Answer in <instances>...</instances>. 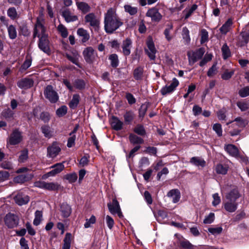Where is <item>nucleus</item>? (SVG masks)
<instances>
[{
	"mask_svg": "<svg viewBox=\"0 0 249 249\" xmlns=\"http://www.w3.org/2000/svg\"><path fill=\"white\" fill-rule=\"evenodd\" d=\"M122 25V22L117 17L116 11L112 8L109 9L105 15L104 27L107 33H112Z\"/></svg>",
	"mask_w": 249,
	"mask_h": 249,
	"instance_id": "nucleus-1",
	"label": "nucleus"
},
{
	"mask_svg": "<svg viewBox=\"0 0 249 249\" xmlns=\"http://www.w3.org/2000/svg\"><path fill=\"white\" fill-rule=\"evenodd\" d=\"M45 21L42 14L40 15L36 19L35 25L34 37L37 36L39 38L43 36H48L46 28L44 26Z\"/></svg>",
	"mask_w": 249,
	"mask_h": 249,
	"instance_id": "nucleus-2",
	"label": "nucleus"
},
{
	"mask_svg": "<svg viewBox=\"0 0 249 249\" xmlns=\"http://www.w3.org/2000/svg\"><path fill=\"white\" fill-rule=\"evenodd\" d=\"M44 94L46 98L52 103H56L59 99L57 93L50 85H48L45 88Z\"/></svg>",
	"mask_w": 249,
	"mask_h": 249,
	"instance_id": "nucleus-3",
	"label": "nucleus"
},
{
	"mask_svg": "<svg viewBox=\"0 0 249 249\" xmlns=\"http://www.w3.org/2000/svg\"><path fill=\"white\" fill-rule=\"evenodd\" d=\"M205 53V50L203 48H199L195 51L189 52L187 55L189 59V62L190 65L194 64L198 59L201 58Z\"/></svg>",
	"mask_w": 249,
	"mask_h": 249,
	"instance_id": "nucleus-4",
	"label": "nucleus"
},
{
	"mask_svg": "<svg viewBox=\"0 0 249 249\" xmlns=\"http://www.w3.org/2000/svg\"><path fill=\"white\" fill-rule=\"evenodd\" d=\"M146 44L147 47V48L145 49L146 53L151 60L155 59L157 50L155 48L154 43L151 37L149 36L148 38Z\"/></svg>",
	"mask_w": 249,
	"mask_h": 249,
	"instance_id": "nucleus-5",
	"label": "nucleus"
},
{
	"mask_svg": "<svg viewBox=\"0 0 249 249\" xmlns=\"http://www.w3.org/2000/svg\"><path fill=\"white\" fill-rule=\"evenodd\" d=\"M86 23H89V25L93 27L95 30H97L100 24L99 18L93 13H89L86 15L85 18Z\"/></svg>",
	"mask_w": 249,
	"mask_h": 249,
	"instance_id": "nucleus-6",
	"label": "nucleus"
},
{
	"mask_svg": "<svg viewBox=\"0 0 249 249\" xmlns=\"http://www.w3.org/2000/svg\"><path fill=\"white\" fill-rule=\"evenodd\" d=\"M249 41V29L247 28L243 29L240 33V36L238 37L237 44L239 46L242 47L247 45Z\"/></svg>",
	"mask_w": 249,
	"mask_h": 249,
	"instance_id": "nucleus-7",
	"label": "nucleus"
},
{
	"mask_svg": "<svg viewBox=\"0 0 249 249\" xmlns=\"http://www.w3.org/2000/svg\"><path fill=\"white\" fill-rule=\"evenodd\" d=\"M61 148L57 142H53L47 148V156L49 158H54L59 155Z\"/></svg>",
	"mask_w": 249,
	"mask_h": 249,
	"instance_id": "nucleus-8",
	"label": "nucleus"
},
{
	"mask_svg": "<svg viewBox=\"0 0 249 249\" xmlns=\"http://www.w3.org/2000/svg\"><path fill=\"white\" fill-rule=\"evenodd\" d=\"M83 55L86 61L89 63L93 62L97 57V54L92 47H87L83 51Z\"/></svg>",
	"mask_w": 249,
	"mask_h": 249,
	"instance_id": "nucleus-9",
	"label": "nucleus"
},
{
	"mask_svg": "<svg viewBox=\"0 0 249 249\" xmlns=\"http://www.w3.org/2000/svg\"><path fill=\"white\" fill-rule=\"evenodd\" d=\"M107 206L109 212L112 214L117 213L120 217L123 216L119 202L115 198L113 199L112 203H108Z\"/></svg>",
	"mask_w": 249,
	"mask_h": 249,
	"instance_id": "nucleus-10",
	"label": "nucleus"
},
{
	"mask_svg": "<svg viewBox=\"0 0 249 249\" xmlns=\"http://www.w3.org/2000/svg\"><path fill=\"white\" fill-rule=\"evenodd\" d=\"M53 169L50 172L43 176V178L45 179L51 176H54L55 175L60 173L64 169V165L63 163H58L51 167Z\"/></svg>",
	"mask_w": 249,
	"mask_h": 249,
	"instance_id": "nucleus-11",
	"label": "nucleus"
},
{
	"mask_svg": "<svg viewBox=\"0 0 249 249\" xmlns=\"http://www.w3.org/2000/svg\"><path fill=\"white\" fill-rule=\"evenodd\" d=\"M6 225L10 228L17 226L18 222V218L17 216L12 214H7L5 218Z\"/></svg>",
	"mask_w": 249,
	"mask_h": 249,
	"instance_id": "nucleus-12",
	"label": "nucleus"
},
{
	"mask_svg": "<svg viewBox=\"0 0 249 249\" xmlns=\"http://www.w3.org/2000/svg\"><path fill=\"white\" fill-rule=\"evenodd\" d=\"M146 16L151 18V20L154 21L158 22L162 18L161 15L159 12L157 8L153 7L149 9L146 14Z\"/></svg>",
	"mask_w": 249,
	"mask_h": 249,
	"instance_id": "nucleus-13",
	"label": "nucleus"
},
{
	"mask_svg": "<svg viewBox=\"0 0 249 249\" xmlns=\"http://www.w3.org/2000/svg\"><path fill=\"white\" fill-rule=\"evenodd\" d=\"M22 140V136L20 132L17 130H15L11 134L8 143L11 145H15L19 143Z\"/></svg>",
	"mask_w": 249,
	"mask_h": 249,
	"instance_id": "nucleus-14",
	"label": "nucleus"
},
{
	"mask_svg": "<svg viewBox=\"0 0 249 249\" xmlns=\"http://www.w3.org/2000/svg\"><path fill=\"white\" fill-rule=\"evenodd\" d=\"M38 46L44 53H48L50 52L48 36H43L39 38Z\"/></svg>",
	"mask_w": 249,
	"mask_h": 249,
	"instance_id": "nucleus-15",
	"label": "nucleus"
},
{
	"mask_svg": "<svg viewBox=\"0 0 249 249\" xmlns=\"http://www.w3.org/2000/svg\"><path fill=\"white\" fill-rule=\"evenodd\" d=\"M179 82L176 78H174L169 86H165L161 89V93L162 95H165L173 91L178 85Z\"/></svg>",
	"mask_w": 249,
	"mask_h": 249,
	"instance_id": "nucleus-16",
	"label": "nucleus"
},
{
	"mask_svg": "<svg viewBox=\"0 0 249 249\" xmlns=\"http://www.w3.org/2000/svg\"><path fill=\"white\" fill-rule=\"evenodd\" d=\"M71 207L66 203H63L60 208V212L61 216L64 218H67L70 216L71 213Z\"/></svg>",
	"mask_w": 249,
	"mask_h": 249,
	"instance_id": "nucleus-17",
	"label": "nucleus"
},
{
	"mask_svg": "<svg viewBox=\"0 0 249 249\" xmlns=\"http://www.w3.org/2000/svg\"><path fill=\"white\" fill-rule=\"evenodd\" d=\"M14 199L16 203L18 205H22L27 204L29 202V197L28 196L20 193L14 197Z\"/></svg>",
	"mask_w": 249,
	"mask_h": 249,
	"instance_id": "nucleus-18",
	"label": "nucleus"
},
{
	"mask_svg": "<svg viewBox=\"0 0 249 249\" xmlns=\"http://www.w3.org/2000/svg\"><path fill=\"white\" fill-rule=\"evenodd\" d=\"M34 82L32 79L30 78H24L21 79L18 82V86L21 89H27L32 87Z\"/></svg>",
	"mask_w": 249,
	"mask_h": 249,
	"instance_id": "nucleus-19",
	"label": "nucleus"
},
{
	"mask_svg": "<svg viewBox=\"0 0 249 249\" xmlns=\"http://www.w3.org/2000/svg\"><path fill=\"white\" fill-rule=\"evenodd\" d=\"M33 177V175L32 174L20 175L14 178V181L17 183H23L24 182L31 180Z\"/></svg>",
	"mask_w": 249,
	"mask_h": 249,
	"instance_id": "nucleus-20",
	"label": "nucleus"
},
{
	"mask_svg": "<svg viewBox=\"0 0 249 249\" xmlns=\"http://www.w3.org/2000/svg\"><path fill=\"white\" fill-rule=\"evenodd\" d=\"M132 41L130 39L127 38L124 40L122 44L123 53L125 55H128L130 53Z\"/></svg>",
	"mask_w": 249,
	"mask_h": 249,
	"instance_id": "nucleus-21",
	"label": "nucleus"
},
{
	"mask_svg": "<svg viewBox=\"0 0 249 249\" xmlns=\"http://www.w3.org/2000/svg\"><path fill=\"white\" fill-rule=\"evenodd\" d=\"M167 196L172 199L173 203H177L180 199V194L178 190L173 189L168 192Z\"/></svg>",
	"mask_w": 249,
	"mask_h": 249,
	"instance_id": "nucleus-22",
	"label": "nucleus"
},
{
	"mask_svg": "<svg viewBox=\"0 0 249 249\" xmlns=\"http://www.w3.org/2000/svg\"><path fill=\"white\" fill-rule=\"evenodd\" d=\"M112 128L116 130H121L123 125V123L116 117H112L110 121Z\"/></svg>",
	"mask_w": 249,
	"mask_h": 249,
	"instance_id": "nucleus-23",
	"label": "nucleus"
},
{
	"mask_svg": "<svg viewBox=\"0 0 249 249\" xmlns=\"http://www.w3.org/2000/svg\"><path fill=\"white\" fill-rule=\"evenodd\" d=\"M225 150L231 156L235 157H238V150L234 145L228 144L225 145Z\"/></svg>",
	"mask_w": 249,
	"mask_h": 249,
	"instance_id": "nucleus-24",
	"label": "nucleus"
},
{
	"mask_svg": "<svg viewBox=\"0 0 249 249\" xmlns=\"http://www.w3.org/2000/svg\"><path fill=\"white\" fill-rule=\"evenodd\" d=\"M62 16L67 22L74 21L77 19V17L72 14L69 10H64L62 13Z\"/></svg>",
	"mask_w": 249,
	"mask_h": 249,
	"instance_id": "nucleus-25",
	"label": "nucleus"
},
{
	"mask_svg": "<svg viewBox=\"0 0 249 249\" xmlns=\"http://www.w3.org/2000/svg\"><path fill=\"white\" fill-rule=\"evenodd\" d=\"M237 204L234 201H230L228 200L224 203V208L230 213L234 212L237 209Z\"/></svg>",
	"mask_w": 249,
	"mask_h": 249,
	"instance_id": "nucleus-26",
	"label": "nucleus"
},
{
	"mask_svg": "<svg viewBox=\"0 0 249 249\" xmlns=\"http://www.w3.org/2000/svg\"><path fill=\"white\" fill-rule=\"evenodd\" d=\"M240 196L238 191L236 189H233L226 196L227 200L230 201H234L236 200Z\"/></svg>",
	"mask_w": 249,
	"mask_h": 249,
	"instance_id": "nucleus-27",
	"label": "nucleus"
},
{
	"mask_svg": "<svg viewBox=\"0 0 249 249\" xmlns=\"http://www.w3.org/2000/svg\"><path fill=\"white\" fill-rule=\"evenodd\" d=\"M77 35L81 37V40L83 42H86L89 38V35L87 31L83 28H79L77 31Z\"/></svg>",
	"mask_w": 249,
	"mask_h": 249,
	"instance_id": "nucleus-28",
	"label": "nucleus"
},
{
	"mask_svg": "<svg viewBox=\"0 0 249 249\" xmlns=\"http://www.w3.org/2000/svg\"><path fill=\"white\" fill-rule=\"evenodd\" d=\"M233 122L235 123L232 124L233 126L236 125L240 128L245 127L248 124V121L247 120L241 117H237L235 119Z\"/></svg>",
	"mask_w": 249,
	"mask_h": 249,
	"instance_id": "nucleus-29",
	"label": "nucleus"
},
{
	"mask_svg": "<svg viewBox=\"0 0 249 249\" xmlns=\"http://www.w3.org/2000/svg\"><path fill=\"white\" fill-rule=\"evenodd\" d=\"M41 131L46 138H51L53 136V129L48 125H44L41 127Z\"/></svg>",
	"mask_w": 249,
	"mask_h": 249,
	"instance_id": "nucleus-30",
	"label": "nucleus"
},
{
	"mask_svg": "<svg viewBox=\"0 0 249 249\" xmlns=\"http://www.w3.org/2000/svg\"><path fill=\"white\" fill-rule=\"evenodd\" d=\"M190 162L195 165L201 167H204L206 164L205 161L199 157L192 158L190 160Z\"/></svg>",
	"mask_w": 249,
	"mask_h": 249,
	"instance_id": "nucleus-31",
	"label": "nucleus"
},
{
	"mask_svg": "<svg viewBox=\"0 0 249 249\" xmlns=\"http://www.w3.org/2000/svg\"><path fill=\"white\" fill-rule=\"evenodd\" d=\"M232 24V20L229 19L220 28V32L223 34H226L231 29Z\"/></svg>",
	"mask_w": 249,
	"mask_h": 249,
	"instance_id": "nucleus-32",
	"label": "nucleus"
},
{
	"mask_svg": "<svg viewBox=\"0 0 249 249\" xmlns=\"http://www.w3.org/2000/svg\"><path fill=\"white\" fill-rule=\"evenodd\" d=\"M71 240V234L69 232L66 233L65 237L64 239V244L62 249H70Z\"/></svg>",
	"mask_w": 249,
	"mask_h": 249,
	"instance_id": "nucleus-33",
	"label": "nucleus"
},
{
	"mask_svg": "<svg viewBox=\"0 0 249 249\" xmlns=\"http://www.w3.org/2000/svg\"><path fill=\"white\" fill-rule=\"evenodd\" d=\"M229 167L226 164H218L215 166V171L217 174L225 175L227 174Z\"/></svg>",
	"mask_w": 249,
	"mask_h": 249,
	"instance_id": "nucleus-34",
	"label": "nucleus"
},
{
	"mask_svg": "<svg viewBox=\"0 0 249 249\" xmlns=\"http://www.w3.org/2000/svg\"><path fill=\"white\" fill-rule=\"evenodd\" d=\"M67 57L73 64L78 65V59L79 55L77 52H75L71 54H67Z\"/></svg>",
	"mask_w": 249,
	"mask_h": 249,
	"instance_id": "nucleus-35",
	"label": "nucleus"
},
{
	"mask_svg": "<svg viewBox=\"0 0 249 249\" xmlns=\"http://www.w3.org/2000/svg\"><path fill=\"white\" fill-rule=\"evenodd\" d=\"M7 30L9 37L12 39H15L17 36V33L16 27L13 25L7 26Z\"/></svg>",
	"mask_w": 249,
	"mask_h": 249,
	"instance_id": "nucleus-36",
	"label": "nucleus"
},
{
	"mask_svg": "<svg viewBox=\"0 0 249 249\" xmlns=\"http://www.w3.org/2000/svg\"><path fill=\"white\" fill-rule=\"evenodd\" d=\"M60 185L55 182H46L44 189L50 191L57 190L59 188Z\"/></svg>",
	"mask_w": 249,
	"mask_h": 249,
	"instance_id": "nucleus-37",
	"label": "nucleus"
},
{
	"mask_svg": "<svg viewBox=\"0 0 249 249\" xmlns=\"http://www.w3.org/2000/svg\"><path fill=\"white\" fill-rule=\"evenodd\" d=\"M57 29L62 37L66 38L68 36V32L67 29L63 25L60 24L57 26Z\"/></svg>",
	"mask_w": 249,
	"mask_h": 249,
	"instance_id": "nucleus-38",
	"label": "nucleus"
},
{
	"mask_svg": "<svg viewBox=\"0 0 249 249\" xmlns=\"http://www.w3.org/2000/svg\"><path fill=\"white\" fill-rule=\"evenodd\" d=\"M79 95L74 94L72 96V98L69 103V106L71 108H75L79 102Z\"/></svg>",
	"mask_w": 249,
	"mask_h": 249,
	"instance_id": "nucleus-39",
	"label": "nucleus"
},
{
	"mask_svg": "<svg viewBox=\"0 0 249 249\" xmlns=\"http://www.w3.org/2000/svg\"><path fill=\"white\" fill-rule=\"evenodd\" d=\"M134 115L132 111H127L124 115V122L126 124H129L134 119Z\"/></svg>",
	"mask_w": 249,
	"mask_h": 249,
	"instance_id": "nucleus-40",
	"label": "nucleus"
},
{
	"mask_svg": "<svg viewBox=\"0 0 249 249\" xmlns=\"http://www.w3.org/2000/svg\"><path fill=\"white\" fill-rule=\"evenodd\" d=\"M234 73V70H226L224 71L223 73L221 75V78L223 80H227L230 79Z\"/></svg>",
	"mask_w": 249,
	"mask_h": 249,
	"instance_id": "nucleus-41",
	"label": "nucleus"
},
{
	"mask_svg": "<svg viewBox=\"0 0 249 249\" xmlns=\"http://www.w3.org/2000/svg\"><path fill=\"white\" fill-rule=\"evenodd\" d=\"M182 36L183 40L186 43H189L190 41L189 31L186 27H184L182 28Z\"/></svg>",
	"mask_w": 249,
	"mask_h": 249,
	"instance_id": "nucleus-42",
	"label": "nucleus"
},
{
	"mask_svg": "<svg viewBox=\"0 0 249 249\" xmlns=\"http://www.w3.org/2000/svg\"><path fill=\"white\" fill-rule=\"evenodd\" d=\"M130 142L134 144H140L143 142V140L137 136L131 134L129 136Z\"/></svg>",
	"mask_w": 249,
	"mask_h": 249,
	"instance_id": "nucleus-43",
	"label": "nucleus"
},
{
	"mask_svg": "<svg viewBox=\"0 0 249 249\" xmlns=\"http://www.w3.org/2000/svg\"><path fill=\"white\" fill-rule=\"evenodd\" d=\"M222 55L224 59H226L231 55L230 50L226 44L223 45L221 48Z\"/></svg>",
	"mask_w": 249,
	"mask_h": 249,
	"instance_id": "nucleus-44",
	"label": "nucleus"
},
{
	"mask_svg": "<svg viewBox=\"0 0 249 249\" xmlns=\"http://www.w3.org/2000/svg\"><path fill=\"white\" fill-rule=\"evenodd\" d=\"M64 178L70 183H73L77 180V176L75 173H72L66 175Z\"/></svg>",
	"mask_w": 249,
	"mask_h": 249,
	"instance_id": "nucleus-45",
	"label": "nucleus"
},
{
	"mask_svg": "<svg viewBox=\"0 0 249 249\" xmlns=\"http://www.w3.org/2000/svg\"><path fill=\"white\" fill-rule=\"evenodd\" d=\"M76 5L78 9L81 10L83 12L86 13L89 11V6L85 2H77Z\"/></svg>",
	"mask_w": 249,
	"mask_h": 249,
	"instance_id": "nucleus-46",
	"label": "nucleus"
},
{
	"mask_svg": "<svg viewBox=\"0 0 249 249\" xmlns=\"http://www.w3.org/2000/svg\"><path fill=\"white\" fill-rule=\"evenodd\" d=\"M124 10L126 12L128 13L131 15H134L137 12V8L133 7L130 5H125L124 6Z\"/></svg>",
	"mask_w": 249,
	"mask_h": 249,
	"instance_id": "nucleus-47",
	"label": "nucleus"
},
{
	"mask_svg": "<svg viewBox=\"0 0 249 249\" xmlns=\"http://www.w3.org/2000/svg\"><path fill=\"white\" fill-rule=\"evenodd\" d=\"M197 5L194 4L188 10L185 9L183 11V13L185 14V19H187L192 13L196 9Z\"/></svg>",
	"mask_w": 249,
	"mask_h": 249,
	"instance_id": "nucleus-48",
	"label": "nucleus"
},
{
	"mask_svg": "<svg viewBox=\"0 0 249 249\" xmlns=\"http://www.w3.org/2000/svg\"><path fill=\"white\" fill-rule=\"evenodd\" d=\"M42 213L40 211H36L35 213V218L34 220L33 223L35 225H38L42 219Z\"/></svg>",
	"mask_w": 249,
	"mask_h": 249,
	"instance_id": "nucleus-49",
	"label": "nucleus"
},
{
	"mask_svg": "<svg viewBox=\"0 0 249 249\" xmlns=\"http://www.w3.org/2000/svg\"><path fill=\"white\" fill-rule=\"evenodd\" d=\"M237 106L242 111H246L249 108V103L245 101L238 102Z\"/></svg>",
	"mask_w": 249,
	"mask_h": 249,
	"instance_id": "nucleus-50",
	"label": "nucleus"
},
{
	"mask_svg": "<svg viewBox=\"0 0 249 249\" xmlns=\"http://www.w3.org/2000/svg\"><path fill=\"white\" fill-rule=\"evenodd\" d=\"M109 60L111 61V65L113 67H116L118 65V58L116 54H112L109 56Z\"/></svg>",
	"mask_w": 249,
	"mask_h": 249,
	"instance_id": "nucleus-51",
	"label": "nucleus"
},
{
	"mask_svg": "<svg viewBox=\"0 0 249 249\" xmlns=\"http://www.w3.org/2000/svg\"><path fill=\"white\" fill-rule=\"evenodd\" d=\"M74 87L79 89H82L85 87V83L82 80L77 79L76 80L74 83Z\"/></svg>",
	"mask_w": 249,
	"mask_h": 249,
	"instance_id": "nucleus-52",
	"label": "nucleus"
},
{
	"mask_svg": "<svg viewBox=\"0 0 249 249\" xmlns=\"http://www.w3.org/2000/svg\"><path fill=\"white\" fill-rule=\"evenodd\" d=\"M67 112V107L65 106H63L58 108L56 111V114L58 117H62L65 115Z\"/></svg>",
	"mask_w": 249,
	"mask_h": 249,
	"instance_id": "nucleus-53",
	"label": "nucleus"
},
{
	"mask_svg": "<svg viewBox=\"0 0 249 249\" xmlns=\"http://www.w3.org/2000/svg\"><path fill=\"white\" fill-rule=\"evenodd\" d=\"M7 15L11 19H15L18 16V14L14 7L10 8L7 10Z\"/></svg>",
	"mask_w": 249,
	"mask_h": 249,
	"instance_id": "nucleus-54",
	"label": "nucleus"
},
{
	"mask_svg": "<svg viewBox=\"0 0 249 249\" xmlns=\"http://www.w3.org/2000/svg\"><path fill=\"white\" fill-rule=\"evenodd\" d=\"M180 246L185 249H194V246L187 240H183L180 243Z\"/></svg>",
	"mask_w": 249,
	"mask_h": 249,
	"instance_id": "nucleus-55",
	"label": "nucleus"
},
{
	"mask_svg": "<svg viewBox=\"0 0 249 249\" xmlns=\"http://www.w3.org/2000/svg\"><path fill=\"white\" fill-rule=\"evenodd\" d=\"M143 73V69L142 68H138L134 70V76L137 80L140 79Z\"/></svg>",
	"mask_w": 249,
	"mask_h": 249,
	"instance_id": "nucleus-56",
	"label": "nucleus"
},
{
	"mask_svg": "<svg viewBox=\"0 0 249 249\" xmlns=\"http://www.w3.org/2000/svg\"><path fill=\"white\" fill-rule=\"evenodd\" d=\"M213 128L218 136H221L222 135V129L220 124H214Z\"/></svg>",
	"mask_w": 249,
	"mask_h": 249,
	"instance_id": "nucleus-57",
	"label": "nucleus"
},
{
	"mask_svg": "<svg viewBox=\"0 0 249 249\" xmlns=\"http://www.w3.org/2000/svg\"><path fill=\"white\" fill-rule=\"evenodd\" d=\"M208 39V33L205 29H202L201 31V43H204Z\"/></svg>",
	"mask_w": 249,
	"mask_h": 249,
	"instance_id": "nucleus-58",
	"label": "nucleus"
},
{
	"mask_svg": "<svg viewBox=\"0 0 249 249\" xmlns=\"http://www.w3.org/2000/svg\"><path fill=\"white\" fill-rule=\"evenodd\" d=\"M222 231V228L220 227L216 228H210L208 229V231L213 235H217L220 234Z\"/></svg>",
	"mask_w": 249,
	"mask_h": 249,
	"instance_id": "nucleus-59",
	"label": "nucleus"
},
{
	"mask_svg": "<svg viewBox=\"0 0 249 249\" xmlns=\"http://www.w3.org/2000/svg\"><path fill=\"white\" fill-rule=\"evenodd\" d=\"M217 72V68L216 66V64H213L212 67L209 69L207 72V75L209 77H213L216 74Z\"/></svg>",
	"mask_w": 249,
	"mask_h": 249,
	"instance_id": "nucleus-60",
	"label": "nucleus"
},
{
	"mask_svg": "<svg viewBox=\"0 0 249 249\" xmlns=\"http://www.w3.org/2000/svg\"><path fill=\"white\" fill-rule=\"evenodd\" d=\"M134 131L140 135H144L145 133L143 127L141 125H137L134 129Z\"/></svg>",
	"mask_w": 249,
	"mask_h": 249,
	"instance_id": "nucleus-61",
	"label": "nucleus"
},
{
	"mask_svg": "<svg viewBox=\"0 0 249 249\" xmlns=\"http://www.w3.org/2000/svg\"><path fill=\"white\" fill-rule=\"evenodd\" d=\"M214 219V214L213 213H211L209 214L206 216L204 219L203 222L204 224H211L212 223Z\"/></svg>",
	"mask_w": 249,
	"mask_h": 249,
	"instance_id": "nucleus-62",
	"label": "nucleus"
},
{
	"mask_svg": "<svg viewBox=\"0 0 249 249\" xmlns=\"http://www.w3.org/2000/svg\"><path fill=\"white\" fill-rule=\"evenodd\" d=\"M28 159V151L24 150L21 152L18 160L20 162H24Z\"/></svg>",
	"mask_w": 249,
	"mask_h": 249,
	"instance_id": "nucleus-63",
	"label": "nucleus"
},
{
	"mask_svg": "<svg viewBox=\"0 0 249 249\" xmlns=\"http://www.w3.org/2000/svg\"><path fill=\"white\" fill-rule=\"evenodd\" d=\"M239 94L242 97L249 95V87H246L242 88L239 90Z\"/></svg>",
	"mask_w": 249,
	"mask_h": 249,
	"instance_id": "nucleus-64",
	"label": "nucleus"
}]
</instances>
